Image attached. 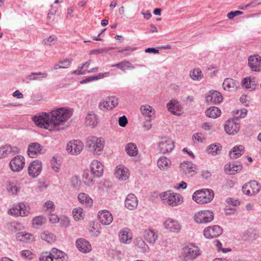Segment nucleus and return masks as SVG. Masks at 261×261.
I'll return each mask as SVG.
<instances>
[{"label": "nucleus", "mask_w": 261, "mask_h": 261, "mask_svg": "<svg viewBox=\"0 0 261 261\" xmlns=\"http://www.w3.org/2000/svg\"><path fill=\"white\" fill-rule=\"evenodd\" d=\"M72 115L70 109L61 108L49 113L42 112L32 117L35 124L41 127L49 130H60L65 127V122Z\"/></svg>", "instance_id": "f257e3e1"}, {"label": "nucleus", "mask_w": 261, "mask_h": 261, "mask_svg": "<svg viewBox=\"0 0 261 261\" xmlns=\"http://www.w3.org/2000/svg\"><path fill=\"white\" fill-rule=\"evenodd\" d=\"M160 198L164 204L174 207L183 202L182 197L178 193L168 190L160 194Z\"/></svg>", "instance_id": "f03ea898"}, {"label": "nucleus", "mask_w": 261, "mask_h": 261, "mask_svg": "<svg viewBox=\"0 0 261 261\" xmlns=\"http://www.w3.org/2000/svg\"><path fill=\"white\" fill-rule=\"evenodd\" d=\"M214 197L213 191L209 189H202L195 191L192 196L194 201L200 204L210 203Z\"/></svg>", "instance_id": "7ed1b4c3"}, {"label": "nucleus", "mask_w": 261, "mask_h": 261, "mask_svg": "<svg viewBox=\"0 0 261 261\" xmlns=\"http://www.w3.org/2000/svg\"><path fill=\"white\" fill-rule=\"evenodd\" d=\"M104 143V139L102 138L90 136L86 139V146L93 153L100 154L103 148Z\"/></svg>", "instance_id": "20e7f679"}, {"label": "nucleus", "mask_w": 261, "mask_h": 261, "mask_svg": "<svg viewBox=\"0 0 261 261\" xmlns=\"http://www.w3.org/2000/svg\"><path fill=\"white\" fill-rule=\"evenodd\" d=\"M181 253L185 261L193 260L200 255L199 248L193 244H189L184 247Z\"/></svg>", "instance_id": "39448f33"}, {"label": "nucleus", "mask_w": 261, "mask_h": 261, "mask_svg": "<svg viewBox=\"0 0 261 261\" xmlns=\"http://www.w3.org/2000/svg\"><path fill=\"white\" fill-rule=\"evenodd\" d=\"M214 213L209 210L201 211L194 215V220L197 223H206L214 219Z\"/></svg>", "instance_id": "423d86ee"}, {"label": "nucleus", "mask_w": 261, "mask_h": 261, "mask_svg": "<svg viewBox=\"0 0 261 261\" xmlns=\"http://www.w3.org/2000/svg\"><path fill=\"white\" fill-rule=\"evenodd\" d=\"M260 188L257 180H250L243 186L242 191L247 195H253L258 193Z\"/></svg>", "instance_id": "0eeeda50"}, {"label": "nucleus", "mask_w": 261, "mask_h": 261, "mask_svg": "<svg viewBox=\"0 0 261 261\" xmlns=\"http://www.w3.org/2000/svg\"><path fill=\"white\" fill-rule=\"evenodd\" d=\"M8 213L13 216L17 217L20 216L21 217H25L29 214V212L25 204L19 203L15 206L10 208L8 211Z\"/></svg>", "instance_id": "6e6552de"}, {"label": "nucleus", "mask_w": 261, "mask_h": 261, "mask_svg": "<svg viewBox=\"0 0 261 261\" xmlns=\"http://www.w3.org/2000/svg\"><path fill=\"white\" fill-rule=\"evenodd\" d=\"M159 147L161 153H166L170 152L173 149L174 144L170 138L163 137L159 143Z\"/></svg>", "instance_id": "1a4fd4ad"}, {"label": "nucleus", "mask_w": 261, "mask_h": 261, "mask_svg": "<svg viewBox=\"0 0 261 261\" xmlns=\"http://www.w3.org/2000/svg\"><path fill=\"white\" fill-rule=\"evenodd\" d=\"M24 164L25 160L23 156L17 155L11 160L9 166L13 171L19 172L23 169Z\"/></svg>", "instance_id": "9d476101"}, {"label": "nucleus", "mask_w": 261, "mask_h": 261, "mask_svg": "<svg viewBox=\"0 0 261 261\" xmlns=\"http://www.w3.org/2000/svg\"><path fill=\"white\" fill-rule=\"evenodd\" d=\"M222 233V228L218 225L208 226L205 228L203 234L205 238L212 239L219 236Z\"/></svg>", "instance_id": "9b49d317"}, {"label": "nucleus", "mask_w": 261, "mask_h": 261, "mask_svg": "<svg viewBox=\"0 0 261 261\" xmlns=\"http://www.w3.org/2000/svg\"><path fill=\"white\" fill-rule=\"evenodd\" d=\"M206 101L208 104L217 105L222 101L221 94L217 91H210L205 95Z\"/></svg>", "instance_id": "f8f14e48"}, {"label": "nucleus", "mask_w": 261, "mask_h": 261, "mask_svg": "<svg viewBox=\"0 0 261 261\" xmlns=\"http://www.w3.org/2000/svg\"><path fill=\"white\" fill-rule=\"evenodd\" d=\"M42 163L38 160L32 162L28 167V173L33 178L37 177L42 170Z\"/></svg>", "instance_id": "ddd939ff"}, {"label": "nucleus", "mask_w": 261, "mask_h": 261, "mask_svg": "<svg viewBox=\"0 0 261 261\" xmlns=\"http://www.w3.org/2000/svg\"><path fill=\"white\" fill-rule=\"evenodd\" d=\"M83 148V143L79 140L71 141L67 144V150L68 153L76 155L79 154Z\"/></svg>", "instance_id": "4468645a"}, {"label": "nucleus", "mask_w": 261, "mask_h": 261, "mask_svg": "<svg viewBox=\"0 0 261 261\" xmlns=\"http://www.w3.org/2000/svg\"><path fill=\"white\" fill-rule=\"evenodd\" d=\"M43 147L37 142L32 143L29 144L28 149V155L31 158H35L38 155L44 152Z\"/></svg>", "instance_id": "2eb2a0df"}, {"label": "nucleus", "mask_w": 261, "mask_h": 261, "mask_svg": "<svg viewBox=\"0 0 261 261\" xmlns=\"http://www.w3.org/2000/svg\"><path fill=\"white\" fill-rule=\"evenodd\" d=\"M248 65L252 71L261 70V57L258 55L251 56L248 60Z\"/></svg>", "instance_id": "dca6fc26"}, {"label": "nucleus", "mask_w": 261, "mask_h": 261, "mask_svg": "<svg viewBox=\"0 0 261 261\" xmlns=\"http://www.w3.org/2000/svg\"><path fill=\"white\" fill-rule=\"evenodd\" d=\"M19 149L16 146H11L10 145H5L0 148V159L8 157L13 155V153H18Z\"/></svg>", "instance_id": "f3484780"}, {"label": "nucleus", "mask_w": 261, "mask_h": 261, "mask_svg": "<svg viewBox=\"0 0 261 261\" xmlns=\"http://www.w3.org/2000/svg\"><path fill=\"white\" fill-rule=\"evenodd\" d=\"M226 132L229 135H234L240 129V124L237 122L236 119L228 120L224 126Z\"/></svg>", "instance_id": "a211bd4d"}, {"label": "nucleus", "mask_w": 261, "mask_h": 261, "mask_svg": "<svg viewBox=\"0 0 261 261\" xmlns=\"http://www.w3.org/2000/svg\"><path fill=\"white\" fill-rule=\"evenodd\" d=\"M98 217L101 223L105 225L110 224L113 220L111 213L108 210H102L99 212Z\"/></svg>", "instance_id": "6ab92c4d"}, {"label": "nucleus", "mask_w": 261, "mask_h": 261, "mask_svg": "<svg viewBox=\"0 0 261 261\" xmlns=\"http://www.w3.org/2000/svg\"><path fill=\"white\" fill-rule=\"evenodd\" d=\"M91 170L93 177L99 178L103 174V167L100 162L94 160L91 164Z\"/></svg>", "instance_id": "aec40b11"}, {"label": "nucleus", "mask_w": 261, "mask_h": 261, "mask_svg": "<svg viewBox=\"0 0 261 261\" xmlns=\"http://www.w3.org/2000/svg\"><path fill=\"white\" fill-rule=\"evenodd\" d=\"M115 177L118 179H127L129 177L128 169L122 165L117 166L115 170Z\"/></svg>", "instance_id": "412c9836"}, {"label": "nucleus", "mask_w": 261, "mask_h": 261, "mask_svg": "<svg viewBox=\"0 0 261 261\" xmlns=\"http://www.w3.org/2000/svg\"><path fill=\"white\" fill-rule=\"evenodd\" d=\"M76 247L79 251L83 253L89 252L91 250L90 243L84 239H79L76 241Z\"/></svg>", "instance_id": "4be33fe9"}, {"label": "nucleus", "mask_w": 261, "mask_h": 261, "mask_svg": "<svg viewBox=\"0 0 261 261\" xmlns=\"http://www.w3.org/2000/svg\"><path fill=\"white\" fill-rule=\"evenodd\" d=\"M138 204L137 197L134 194H129L125 200V206L129 210L136 208Z\"/></svg>", "instance_id": "5701e85b"}, {"label": "nucleus", "mask_w": 261, "mask_h": 261, "mask_svg": "<svg viewBox=\"0 0 261 261\" xmlns=\"http://www.w3.org/2000/svg\"><path fill=\"white\" fill-rule=\"evenodd\" d=\"M243 166L240 163H228L224 167V171L227 174L232 175L241 171Z\"/></svg>", "instance_id": "b1692460"}, {"label": "nucleus", "mask_w": 261, "mask_h": 261, "mask_svg": "<svg viewBox=\"0 0 261 261\" xmlns=\"http://www.w3.org/2000/svg\"><path fill=\"white\" fill-rule=\"evenodd\" d=\"M164 227L169 231L173 232H178L180 228V225L177 221L172 219L167 220L164 224Z\"/></svg>", "instance_id": "393cba45"}, {"label": "nucleus", "mask_w": 261, "mask_h": 261, "mask_svg": "<svg viewBox=\"0 0 261 261\" xmlns=\"http://www.w3.org/2000/svg\"><path fill=\"white\" fill-rule=\"evenodd\" d=\"M239 83L231 78L225 79L223 83V89L225 91H232L237 89Z\"/></svg>", "instance_id": "a878e982"}, {"label": "nucleus", "mask_w": 261, "mask_h": 261, "mask_svg": "<svg viewBox=\"0 0 261 261\" xmlns=\"http://www.w3.org/2000/svg\"><path fill=\"white\" fill-rule=\"evenodd\" d=\"M97 123L98 117L97 115L92 111L88 112L86 117L85 124L93 128L97 125Z\"/></svg>", "instance_id": "bb28decb"}, {"label": "nucleus", "mask_w": 261, "mask_h": 261, "mask_svg": "<svg viewBox=\"0 0 261 261\" xmlns=\"http://www.w3.org/2000/svg\"><path fill=\"white\" fill-rule=\"evenodd\" d=\"M244 152V147L243 145L234 146L229 151V155L232 159H236L241 156Z\"/></svg>", "instance_id": "cd10ccee"}, {"label": "nucleus", "mask_w": 261, "mask_h": 261, "mask_svg": "<svg viewBox=\"0 0 261 261\" xmlns=\"http://www.w3.org/2000/svg\"><path fill=\"white\" fill-rule=\"evenodd\" d=\"M167 107L168 110L173 114L178 115L180 111V106L178 101L176 100H171L167 103Z\"/></svg>", "instance_id": "c85d7f7f"}, {"label": "nucleus", "mask_w": 261, "mask_h": 261, "mask_svg": "<svg viewBox=\"0 0 261 261\" xmlns=\"http://www.w3.org/2000/svg\"><path fill=\"white\" fill-rule=\"evenodd\" d=\"M52 255L53 259L55 261H67L68 256L65 253L56 248L52 249Z\"/></svg>", "instance_id": "c756f323"}, {"label": "nucleus", "mask_w": 261, "mask_h": 261, "mask_svg": "<svg viewBox=\"0 0 261 261\" xmlns=\"http://www.w3.org/2000/svg\"><path fill=\"white\" fill-rule=\"evenodd\" d=\"M144 238L149 243L153 244L158 238V235L153 230L149 229L144 231Z\"/></svg>", "instance_id": "7c9ffc66"}, {"label": "nucleus", "mask_w": 261, "mask_h": 261, "mask_svg": "<svg viewBox=\"0 0 261 261\" xmlns=\"http://www.w3.org/2000/svg\"><path fill=\"white\" fill-rule=\"evenodd\" d=\"M111 67H117L123 72H125L126 69H133L135 68V66L133 65L130 62L126 60L123 61L116 64L112 65Z\"/></svg>", "instance_id": "2f4dec72"}, {"label": "nucleus", "mask_w": 261, "mask_h": 261, "mask_svg": "<svg viewBox=\"0 0 261 261\" xmlns=\"http://www.w3.org/2000/svg\"><path fill=\"white\" fill-rule=\"evenodd\" d=\"M16 238L18 241L26 243L32 242L34 239V237L32 234L24 232L17 233L16 234Z\"/></svg>", "instance_id": "473e14b6"}, {"label": "nucleus", "mask_w": 261, "mask_h": 261, "mask_svg": "<svg viewBox=\"0 0 261 261\" xmlns=\"http://www.w3.org/2000/svg\"><path fill=\"white\" fill-rule=\"evenodd\" d=\"M120 241L124 243L129 244L132 240V236L129 234L127 228L121 230L119 234Z\"/></svg>", "instance_id": "72a5a7b5"}, {"label": "nucleus", "mask_w": 261, "mask_h": 261, "mask_svg": "<svg viewBox=\"0 0 261 261\" xmlns=\"http://www.w3.org/2000/svg\"><path fill=\"white\" fill-rule=\"evenodd\" d=\"M221 110L217 107H212L207 109L205 111L207 116L212 118H216L221 115Z\"/></svg>", "instance_id": "f704fd0d"}, {"label": "nucleus", "mask_w": 261, "mask_h": 261, "mask_svg": "<svg viewBox=\"0 0 261 261\" xmlns=\"http://www.w3.org/2000/svg\"><path fill=\"white\" fill-rule=\"evenodd\" d=\"M140 111L145 117L151 118L154 115V110L149 105L142 106L140 108Z\"/></svg>", "instance_id": "c9c22d12"}, {"label": "nucleus", "mask_w": 261, "mask_h": 261, "mask_svg": "<svg viewBox=\"0 0 261 261\" xmlns=\"http://www.w3.org/2000/svg\"><path fill=\"white\" fill-rule=\"evenodd\" d=\"M78 199L81 203L87 206H90L93 203L92 199L88 195L83 193L79 194Z\"/></svg>", "instance_id": "e433bc0d"}, {"label": "nucleus", "mask_w": 261, "mask_h": 261, "mask_svg": "<svg viewBox=\"0 0 261 261\" xmlns=\"http://www.w3.org/2000/svg\"><path fill=\"white\" fill-rule=\"evenodd\" d=\"M125 151L130 156H136L138 153L137 146L133 143H129L126 145Z\"/></svg>", "instance_id": "4c0bfd02"}, {"label": "nucleus", "mask_w": 261, "mask_h": 261, "mask_svg": "<svg viewBox=\"0 0 261 261\" xmlns=\"http://www.w3.org/2000/svg\"><path fill=\"white\" fill-rule=\"evenodd\" d=\"M180 167L186 173L188 172V173L194 171V169L195 168L192 162L188 161L181 163Z\"/></svg>", "instance_id": "58836bf2"}, {"label": "nucleus", "mask_w": 261, "mask_h": 261, "mask_svg": "<svg viewBox=\"0 0 261 261\" xmlns=\"http://www.w3.org/2000/svg\"><path fill=\"white\" fill-rule=\"evenodd\" d=\"M170 161L166 157H161L158 161V167L162 170L167 169L170 164Z\"/></svg>", "instance_id": "ea45409f"}, {"label": "nucleus", "mask_w": 261, "mask_h": 261, "mask_svg": "<svg viewBox=\"0 0 261 261\" xmlns=\"http://www.w3.org/2000/svg\"><path fill=\"white\" fill-rule=\"evenodd\" d=\"M221 146L215 144H211L207 147V152L208 154L215 155L220 152Z\"/></svg>", "instance_id": "a19ab883"}, {"label": "nucleus", "mask_w": 261, "mask_h": 261, "mask_svg": "<svg viewBox=\"0 0 261 261\" xmlns=\"http://www.w3.org/2000/svg\"><path fill=\"white\" fill-rule=\"evenodd\" d=\"M73 218L75 220H80L84 219V214L83 210L80 207L75 208L72 211Z\"/></svg>", "instance_id": "79ce46f5"}, {"label": "nucleus", "mask_w": 261, "mask_h": 261, "mask_svg": "<svg viewBox=\"0 0 261 261\" xmlns=\"http://www.w3.org/2000/svg\"><path fill=\"white\" fill-rule=\"evenodd\" d=\"M41 238L42 240L49 243H51L56 240V236L48 231L42 233Z\"/></svg>", "instance_id": "37998d69"}, {"label": "nucleus", "mask_w": 261, "mask_h": 261, "mask_svg": "<svg viewBox=\"0 0 261 261\" xmlns=\"http://www.w3.org/2000/svg\"><path fill=\"white\" fill-rule=\"evenodd\" d=\"M191 77L195 81H199L203 77L202 71L199 69H194L190 74Z\"/></svg>", "instance_id": "c03bdc74"}, {"label": "nucleus", "mask_w": 261, "mask_h": 261, "mask_svg": "<svg viewBox=\"0 0 261 261\" xmlns=\"http://www.w3.org/2000/svg\"><path fill=\"white\" fill-rule=\"evenodd\" d=\"M136 245L141 249L143 252H146L148 250V247L145 242L141 239H138L136 241Z\"/></svg>", "instance_id": "a18cd8bd"}, {"label": "nucleus", "mask_w": 261, "mask_h": 261, "mask_svg": "<svg viewBox=\"0 0 261 261\" xmlns=\"http://www.w3.org/2000/svg\"><path fill=\"white\" fill-rule=\"evenodd\" d=\"M52 250L51 252H43L41 253L39 259L40 261H53V257H52Z\"/></svg>", "instance_id": "49530a36"}, {"label": "nucleus", "mask_w": 261, "mask_h": 261, "mask_svg": "<svg viewBox=\"0 0 261 261\" xmlns=\"http://www.w3.org/2000/svg\"><path fill=\"white\" fill-rule=\"evenodd\" d=\"M98 107V108L102 111L111 110L110 104L109 103V101H108L107 98L106 100L100 101L99 103Z\"/></svg>", "instance_id": "de8ad7c7"}, {"label": "nucleus", "mask_w": 261, "mask_h": 261, "mask_svg": "<svg viewBox=\"0 0 261 261\" xmlns=\"http://www.w3.org/2000/svg\"><path fill=\"white\" fill-rule=\"evenodd\" d=\"M71 185L76 190H84L85 189L83 180H72Z\"/></svg>", "instance_id": "09e8293b"}, {"label": "nucleus", "mask_w": 261, "mask_h": 261, "mask_svg": "<svg viewBox=\"0 0 261 261\" xmlns=\"http://www.w3.org/2000/svg\"><path fill=\"white\" fill-rule=\"evenodd\" d=\"M45 222V219L42 216L35 217L32 220L33 225L41 226Z\"/></svg>", "instance_id": "8fccbe9b"}, {"label": "nucleus", "mask_w": 261, "mask_h": 261, "mask_svg": "<svg viewBox=\"0 0 261 261\" xmlns=\"http://www.w3.org/2000/svg\"><path fill=\"white\" fill-rule=\"evenodd\" d=\"M7 189L8 192L12 194H16L19 190V188L10 182L7 185Z\"/></svg>", "instance_id": "3c124183"}, {"label": "nucleus", "mask_w": 261, "mask_h": 261, "mask_svg": "<svg viewBox=\"0 0 261 261\" xmlns=\"http://www.w3.org/2000/svg\"><path fill=\"white\" fill-rule=\"evenodd\" d=\"M57 37L55 35L49 36L48 38L43 40V42L47 45H51L55 43Z\"/></svg>", "instance_id": "603ef678"}, {"label": "nucleus", "mask_w": 261, "mask_h": 261, "mask_svg": "<svg viewBox=\"0 0 261 261\" xmlns=\"http://www.w3.org/2000/svg\"><path fill=\"white\" fill-rule=\"evenodd\" d=\"M57 11V8L51 6V9L49 10L47 19L49 22H52L54 19V15Z\"/></svg>", "instance_id": "864d4df0"}, {"label": "nucleus", "mask_w": 261, "mask_h": 261, "mask_svg": "<svg viewBox=\"0 0 261 261\" xmlns=\"http://www.w3.org/2000/svg\"><path fill=\"white\" fill-rule=\"evenodd\" d=\"M107 99L110 104V109L111 110L115 107L118 103V99L114 96L107 97Z\"/></svg>", "instance_id": "5fc2aeb1"}, {"label": "nucleus", "mask_w": 261, "mask_h": 261, "mask_svg": "<svg viewBox=\"0 0 261 261\" xmlns=\"http://www.w3.org/2000/svg\"><path fill=\"white\" fill-rule=\"evenodd\" d=\"M59 222L60 225L62 227H67L69 226L70 224V221L69 219L65 216H62L60 218V221Z\"/></svg>", "instance_id": "6e6d98bb"}, {"label": "nucleus", "mask_w": 261, "mask_h": 261, "mask_svg": "<svg viewBox=\"0 0 261 261\" xmlns=\"http://www.w3.org/2000/svg\"><path fill=\"white\" fill-rule=\"evenodd\" d=\"M44 207L46 208L47 210H48L50 212H54L55 210V204L54 202L51 200L46 201L44 205Z\"/></svg>", "instance_id": "4d7b16f0"}, {"label": "nucleus", "mask_w": 261, "mask_h": 261, "mask_svg": "<svg viewBox=\"0 0 261 261\" xmlns=\"http://www.w3.org/2000/svg\"><path fill=\"white\" fill-rule=\"evenodd\" d=\"M51 167L55 172H58L60 171L59 165L57 160L54 157L51 160Z\"/></svg>", "instance_id": "13d9d810"}, {"label": "nucleus", "mask_w": 261, "mask_h": 261, "mask_svg": "<svg viewBox=\"0 0 261 261\" xmlns=\"http://www.w3.org/2000/svg\"><path fill=\"white\" fill-rule=\"evenodd\" d=\"M226 203L232 206H237L240 205V202L238 199H234L233 198H228L226 200Z\"/></svg>", "instance_id": "bf43d9fd"}, {"label": "nucleus", "mask_w": 261, "mask_h": 261, "mask_svg": "<svg viewBox=\"0 0 261 261\" xmlns=\"http://www.w3.org/2000/svg\"><path fill=\"white\" fill-rule=\"evenodd\" d=\"M136 49V48H134L130 46H127L123 49H119L118 52L123 54L125 56L129 55V53L128 51H133Z\"/></svg>", "instance_id": "052dcab7"}, {"label": "nucleus", "mask_w": 261, "mask_h": 261, "mask_svg": "<svg viewBox=\"0 0 261 261\" xmlns=\"http://www.w3.org/2000/svg\"><path fill=\"white\" fill-rule=\"evenodd\" d=\"M21 256L25 258L31 259L33 258V254L29 250H22L20 252Z\"/></svg>", "instance_id": "680f3d73"}, {"label": "nucleus", "mask_w": 261, "mask_h": 261, "mask_svg": "<svg viewBox=\"0 0 261 261\" xmlns=\"http://www.w3.org/2000/svg\"><path fill=\"white\" fill-rule=\"evenodd\" d=\"M243 14V12L242 11H231L229 12L227 16L228 18L230 19H233L234 17Z\"/></svg>", "instance_id": "e2e57ef3"}, {"label": "nucleus", "mask_w": 261, "mask_h": 261, "mask_svg": "<svg viewBox=\"0 0 261 261\" xmlns=\"http://www.w3.org/2000/svg\"><path fill=\"white\" fill-rule=\"evenodd\" d=\"M82 176L84 179H92L93 177L91 170H84Z\"/></svg>", "instance_id": "0e129e2a"}, {"label": "nucleus", "mask_w": 261, "mask_h": 261, "mask_svg": "<svg viewBox=\"0 0 261 261\" xmlns=\"http://www.w3.org/2000/svg\"><path fill=\"white\" fill-rule=\"evenodd\" d=\"M48 187V184H46L44 181H40L39 182V185L36 188L37 192H42L46 189Z\"/></svg>", "instance_id": "69168bd1"}, {"label": "nucleus", "mask_w": 261, "mask_h": 261, "mask_svg": "<svg viewBox=\"0 0 261 261\" xmlns=\"http://www.w3.org/2000/svg\"><path fill=\"white\" fill-rule=\"evenodd\" d=\"M119 124L121 127H125L127 124L128 121L125 116H122L119 118Z\"/></svg>", "instance_id": "338daca9"}, {"label": "nucleus", "mask_w": 261, "mask_h": 261, "mask_svg": "<svg viewBox=\"0 0 261 261\" xmlns=\"http://www.w3.org/2000/svg\"><path fill=\"white\" fill-rule=\"evenodd\" d=\"M242 85L247 89H252V86H251L250 84V79L249 78H248V77L244 79V80H243Z\"/></svg>", "instance_id": "774afa93"}]
</instances>
